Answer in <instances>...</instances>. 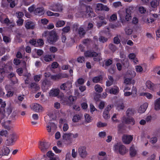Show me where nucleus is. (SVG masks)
I'll list each match as a JSON object with an SVG mask.
<instances>
[{
	"label": "nucleus",
	"mask_w": 160,
	"mask_h": 160,
	"mask_svg": "<svg viewBox=\"0 0 160 160\" xmlns=\"http://www.w3.org/2000/svg\"><path fill=\"white\" fill-rule=\"evenodd\" d=\"M138 11L141 13H144L146 12V9L144 7L140 6L139 8Z\"/></svg>",
	"instance_id": "obj_60"
},
{
	"label": "nucleus",
	"mask_w": 160,
	"mask_h": 160,
	"mask_svg": "<svg viewBox=\"0 0 160 160\" xmlns=\"http://www.w3.org/2000/svg\"><path fill=\"white\" fill-rule=\"evenodd\" d=\"M159 1L158 0H154L150 2V5L152 8H155L159 4Z\"/></svg>",
	"instance_id": "obj_35"
},
{
	"label": "nucleus",
	"mask_w": 160,
	"mask_h": 160,
	"mask_svg": "<svg viewBox=\"0 0 160 160\" xmlns=\"http://www.w3.org/2000/svg\"><path fill=\"white\" fill-rule=\"evenodd\" d=\"M85 9L86 11H83L81 10L76 14V16L77 17H84V15H85L86 13L88 14L89 16L91 17H94L95 16V14L92 11V8L90 6H86Z\"/></svg>",
	"instance_id": "obj_4"
},
{
	"label": "nucleus",
	"mask_w": 160,
	"mask_h": 160,
	"mask_svg": "<svg viewBox=\"0 0 160 160\" xmlns=\"http://www.w3.org/2000/svg\"><path fill=\"white\" fill-rule=\"evenodd\" d=\"M124 31L125 34L127 35H130L132 34L133 32V29L130 27L128 26L125 28Z\"/></svg>",
	"instance_id": "obj_36"
},
{
	"label": "nucleus",
	"mask_w": 160,
	"mask_h": 160,
	"mask_svg": "<svg viewBox=\"0 0 160 160\" xmlns=\"http://www.w3.org/2000/svg\"><path fill=\"white\" fill-rule=\"evenodd\" d=\"M35 24L32 22L28 21L25 23V27L28 29H32L34 28Z\"/></svg>",
	"instance_id": "obj_30"
},
{
	"label": "nucleus",
	"mask_w": 160,
	"mask_h": 160,
	"mask_svg": "<svg viewBox=\"0 0 160 160\" xmlns=\"http://www.w3.org/2000/svg\"><path fill=\"white\" fill-rule=\"evenodd\" d=\"M78 153L82 158H84L87 155V152L86 151V148L85 146H81L78 148Z\"/></svg>",
	"instance_id": "obj_14"
},
{
	"label": "nucleus",
	"mask_w": 160,
	"mask_h": 160,
	"mask_svg": "<svg viewBox=\"0 0 160 160\" xmlns=\"http://www.w3.org/2000/svg\"><path fill=\"white\" fill-rule=\"evenodd\" d=\"M82 116L78 114L75 115L73 117L72 121L74 122H77L81 120Z\"/></svg>",
	"instance_id": "obj_41"
},
{
	"label": "nucleus",
	"mask_w": 160,
	"mask_h": 160,
	"mask_svg": "<svg viewBox=\"0 0 160 160\" xmlns=\"http://www.w3.org/2000/svg\"><path fill=\"white\" fill-rule=\"evenodd\" d=\"M121 26V24L119 22H118L115 24H110L109 25V27L113 29H116Z\"/></svg>",
	"instance_id": "obj_49"
},
{
	"label": "nucleus",
	"mask_w": 160,
	"mask_h": 160,
	"mask_svg": "<svg viewBox=\"0 0 160 160\" xmlns=\"http://www.w3.org/2000/svg\"><path fill=\"white\" fill-rule=\"evenodd\" d=\"M10 152V150L8 148L3 146L0 152V155L7 156L8 155Z\"/></svg>",
	"instance_id": "obj_22"
},
{
	"label": "nucleus",
	"mask_w": 160,
	"mask_h": 160,
	"mask_svg": "<svg viewBox=\"0 0 160 160\" xmlns=\"http://www.w3.org/2000/svg\"><path fill=\"white\" fill-rule=\"evenodd\" d=\"M142 20L144 22L147 23H152L154 21V20L153 19L146 18L145 16L143 17Z\"/></svg>",
	"instance_id": "obj_52"
},
{
	"label": "nucleus",
	"mask_w": 160,
	"mask_h": 160,
	"mask_svg": "<svg viewBox=\"0 0 160 160\" xmlns=\"http://www.w3.org/2000/svg\"><path fill=\"white\" fill-rule=\"evenodd\" d=\"M34 13L36 15H42L44 13V9L42 7L38 8L34 10Z\"/></svg>",
	"instance_id": "obj_24"
},
{
	"label": "nucleus",
	"mask_w": 160,
	"mask_h": 160,
	"mask_svg": "<svg viewBox=\"0 0 160 160\" xmlns=\"http://www.w3.org/2000/svg\"><path fill=\"white\" fill-rule=\"evenodd\" d=\"M65 24V22L64 21L59 20L57 22L55 25L56 27L59 28L62 27Z\"/></svg>",
	"instance_id": "obj_44"
},
{
	"label": "nucleus",
	"mask_w": 160,
	"mask_h": 160,
	"mask_svg": "<svg viewBox=\"0 0 160 160\" xmlns=\"http://www.w3.org/2000/svg\"><path fill=\"white\" fill-rule=\"evenodd\" d=\"M50 146L49 142H40L39 144V148L42 152L46 151Z\"/></svg>",
	"instance_id": "obj_9"
},
{
	"label": "nucleus",
	"mask_w": 160,
	"mask_h": 160,
	"mask_svg": "<svg viewBox=\"0 0 160 160\" xmlns=\"http://www.w3.org/2000/svg\"><path fill=\"white\" fill-rule=\"evenodd\" d=\"M118 116V114L114 113L112 117V120L114 122L116 123L119 122V120L117 119Z\"/></svg>",
	"instance_id": "obj_47"
},
{
	"label": "nucleus",
	"mask_w": 160,
	"mask_h": 160,
	"mask_svg": "<svg viewBox=\"0 0 160 160\" xmlns=\"http://www.w3.org/2000/svg\"><path fill=\"white\" fill-rule=\"evenodd\" d=\"M87 24H88V26L87 27V30L91 29L92 28L93 26V25L92 23L88 22V21H86L84 23L85 26H86Z\"/></svg>",
	"instance_id": "obj_55"
},
{
	"label": "nucleus",
	"mask_w": 160,
	"mask_h": 160,
	"mask_svg": "<svg viewBox=\"0 0 160 160\" xmlns=\"http://www.w3.org/2000/svg\"><path fill=\"white\" fill-rule=\"evenodd\" d=\"M148 104L147 102H145L141 105L138 109V112L140 113L144 112L147 109Z\"/></svg>",
	"instance_id": "obj_16"
},
{
	"label": "nucleus",
	"mask_w": 160,
	"mask_h": 160,
	"mask_svg": "<svg viewBox=\"0 0 160 160\" xmlns=\"http://www.w3.org/2000/svg\"><path fill=\"white\" fill-rule=\"evenodd\" d=\"M31 109L36 112H40L43 111V108L39 104L37 103H33L31 106Z\"/></svg>",
	"instance_id": "obj_11"
},
{
	"label": "nucleus",
	"mask_w": 160,
	"mask_h": 160,
	"mask_svg": "<svg viewBox=\"0 0 160 160\" xmlns=\"http://www.w3.org/2000/svg\"><path fill=\"white\" fill-rule=\"evenodd\" d=\"M119 14L121 22L123 24H124L125 20L127 21H129L131 19L132 17L131 16V14L126 13L125 19H124L125 12L124 11H120L119 12Z\"/></svg>",
	"instance_id": "obj_6"
},
{
	"label": "nucleus",
	"mask_w": 160,
	"mask_h": 160,
	"mask_svg": "<svg viewBox=\"0 0 160 160\" xmlns=\"http://www.w3.org/2000/svg\"><path fill=\"white\" fill-rule=\"evenodd\" d=\"M121 120L123 123L127 124H131L133 125L135 124V121L134 119L131 117H127L123 116L121 119Z\"/></svg>",
	"instance_id": "obj_10"
},
{
	"label": "nucleus",
	"mask_w": 160,
	"mask_h": 160,
	"mask_svg": "<svg viewBox=\"0 0 160 160\" xmlns=\"http://www.w3.org/2000/svg\"><path fill=\"white\" fill-rule=\"evenodd\" d=\"M3 41L6 43H8L11 42V39L9 37L4 36L3 37Z\"/></svg>",
	"instance_id": "obj_61"
},
{
	"label": "nucleus",
	"mask_w": 160,
	"mask_h": 160,
	"mask_svg": "<svg viewBox=\"0 0 160 160\" xmlns=\"http://www.w3.org/2000/svg\"><path fill=\"white\" fill-rule=\"evenodd\" d=\"M135 69L137 72L142 73L143 71L142 67L140 65H137L135 66Z\"/></svg>",
	"instance_id": "obj_54"
},
{
	"label": "nucleus",
	"mask_w": 160,
	"mask_h": 160,
	"mask_svg": "<svg viewBox=\"0 0 160 160\" xmlns=\"http://www.w3.org/2000/svg\"><path fill=\"white\" fill-rule=\"evenodd\" d=\"M47 156L49 158V159H51L52 158H55L54 154L51 151H49L47 153Z\"/></svg>",
	"instance_id": "obj_57"
},
{
	"label": "nucleus",
	"mask_w": 160,
	"mask_h": 160,
	"mask_svg": "<svg viewBox=\"0 0 160 160\" xmlns=\"http://www.w3.org/2000/svg\"><path fill=\"white\" fill-rule=\"evenodd\" d=\"M72 88V83L70 82L63 83L60 86V88L63 90L68 91L70 89Z\"/></svg>",
	"instance_id": "obj_17"
},
{
	"label": "nucleus",
	"mask_w": 160,
	"mask_h": 160,
	"mask_svg": "<svg viewBox=\"0 0 160 160\" xmlns=\"http://www.w3.org/2000/svg\"><path fill=\"white\" fill-rule=\"evenodd\" d=\"M103 117L104 119L107 120L110 117L109 112L107 111H104L103 113Z\"/></svg>",
	"instance_id": "obj_50"
},
{
	"label": "nucleus",
	"mask_w": 160,
	"mask_h": 160,
	"mask_svg": "<svg viewBox=\"0 0 160 160\" xmlns=\"http://www.w3.org/2000/svg\"><path fill=\"white\" fill-rule=\"evenodd\" d=\"M97 158L98 160H106L107 158L106 152L103 151L99 152L97 155Z\"/></svg>",
	"instance_id": "obj_23"
},
{
	"label": "nucleus",
	"mask_w": 160,
	"mask_h": 160,
	"mask_svg": "<svg viewBox=\"0 0 160 160\" xmlns=\"http://www.w3.org/2000/svg\"><path fill=\"white\" fill-rule=\"evenodd\" d=\"M106 92H109V93L113 94H116L119 91V89L117 86H115L111 89H106L105 90Z\"/></svg>",
	"instance_id": "obj_18"
},
{
	"label": "nucleus",
	"mask_w": 160,
	"mask_h": 160,
	"mask_svg": "<svg viewBox=\"0 0 160 160\" xmlns=\"http://www.w3.org/2000/svg\"><path fill=\"white\" fill-rule=\"evenodd\" d=\"M49 51L50 52L52 53H54L56 52L57 50V48L55 47H51L49 48Z\"/></svg>",
	"instance_id": "obj_64"
},
{
	"label": "nucleus",
	"mask_w": 160,
	"mask_h": 160,
	"mask_svg": "<svg viewBox=\"0 0 160 160\" xmlns=\"http://www.w3.org/2000/svg\"><path fill=\"white\" fill-rule=\"evenodd\" d=\"M114 61L117 62L116 65L117 68L118 70H120L122 68V66L120 63H119L120 61H121L120 59L118 58L114 59Z\"/></svg>",
	"instance_id": "obj_38"
},
{
	"label": "nucleus",
	"mask_w": 160,
	"mask_h": 160,
	"mask_svg": "<svg viewBox=\"0 0 160 160\" xmlns=\"http://www.w3.org/2000/svg\"><path fill=\"white\" fill-rule=\"evenodd\" d=\"M117 16L116 14H113L110 17L109 19V21H114L117 19Z\"/></svg>",
	"instance_id": "obj_63"
},
{
	"label": "nucleus",
	"mask_w": 160,
	"mask_h": 160,
	"mask_svg": "<svg viewBox=\"0 0 160 160\" xmlns=\"http://www.w3.org/2000/svg\"><path fill=\"white\" fill-rule=\"evenodd\" d=\"M102 79V76L100 75L94 77L92 79V81L93 82L98 83Z\"/></svg>",
	"instance_id": "obj_42"
},
{
	"label": "nucleus",
	"mask_w": 160,
	"mask_h": 160,
	"mask_svg": "<svg viewBox=\"0 0 160 160\" xmlns=\"http://www.w3.org/2000/svg\"><path fill=\"white\" fill-rule=\"evenodd\" d=\"M107 124L106 122H99L97 123V126L98 127L101 128L106 126Z\"/></svg>",
	"instance_id": "obj_56"
},
{
	"label": "nucleus",
	"mask_w": 160,
	"mask_h": 160,
	"mask_svg": "<svg viewBox=\"0 0 160 160\" xmlns=\"http://www.w3.org/2000/svg\"><path fill=\"white\" fill-rule=\"evenodd\" d=\"M124 106L123 103L122 102H120L118 103L116 106V109L118 111H120L124 109Z\"/></svg>",
	"instance_id": "obj_51"
},
{
	"label": "nucleus",
	"mask_w": 160,
	"mask_h": 160,
	"mask_svg": "<svg viewBox=\"0 0 160 160\" xmlns=\"http://www.w3.org/2000/svg\"><path fill=\"white\" fill-rule=\"evenodd\" d=\"M44 42L43 40L42 39H39L37 40V44H36V47L38 46H41L43 45Z\"/></svg>",
	"instance_id": "obj_59"
},
{
	"label": "nucleus",
	"mask_w": 160,
	"mask_h": 160,
	"mask_svg": "<svg viewBox=\"0 0 160 160\" xmlns=\"http://www.w3.org/2000/svg\"><path fill=\"white\" fill-rule=\"evenodd\" d=\"M4 19H5L4 20H2L1 19L2 23L8 24L10 28L13 27L14 26V23L12 22H10V20L8 18H7L6 16L5 18Z\"/></svg>",
	"instance_id": "obj_26"
},
{
	"label": "nucleus",
	"mask_w": 160,
	"mask_h": 160,
	"mask_svg": "<svg viewBox=\"0 0 160 160\" xmlns=\"http://www.w3.org/2000/svg\"><path fill=\"white\" fill-rule=\"evenodd\" d=\"M135 81L134 80L131 78H126L124 80V83L126 84H134Z\"/></svg>",
	"instance_id": "obj_33"
},
{
	"label": "nucleus",
	"mask_w": 160,
	"mask_h": 160,
	"mask_svg": "<svg viewBox=\"0 0 160 160\" xmlns=\"http://www.w3.org/2000/svg\"><path fill=\"white\" fill-rule=\"evenodd\" d=\"M78 34L81 37L83 36L85 33V32L82 27H80L78 30Z\"/></svg>",
	"instance_id": "obj_45"
},
{
	"label": "nucleus",
	"mask_w": 160,
	"mask_h": 160,
	"mask_svg": "<svg viewBox=\"0 0 160 160\" xmlns=\"http://www.w3.org/2000/svg\"><path fill=\"white\" fill-rule=\"evenodd\" d=\"M68 75L65 73H60L58 74L51 76V79L53 80H57L63 78H67Z\"/></svg>",
	"instance_id": "obj_12"
},
{
	"label": "nucleus",
	"mask_w": 160,
	"mask_h": 160,
	"mask_svg": "<svg viewBox=\"0 0 160 160\" xmlns=\"http://www.w3.org/2000/svg\"><path fill=\"white\" fill-rule=\"evenodd\" d=\"M134 9V7L133 6H130L128 7L126 9V13L131 14V11Z\"/></svg>",
	"instance_id": "obj_53"
},
{
	"label": "nucleus",
	"mask_w": 160,
	"mask_h": 160,
	"mask_svg": "<svg viewBox=\"0 0 160 160\" xmlns=\"http://www.w3.org/2000/svg\"><path fill=\"white\" fill-rule=\"evenodd\" d=\"M48 35H49V36L48 38V41L50 43L52 44L57 40L58 37L55 31H52L50 32L48 31H45L42 34V36L43 37H46Z\"/></svg>",
	"instance_id": "obj_3"
},
{
	"label": "nucleus",
	"mask_w": 160,
	"mask_h": 160,
	"mask_svg": "<svg viewBox=\"0 0 160 160\" xmlns=\"http://www.w3.org/2000/svg\"><path fill=\"white\" fill-rule=\"evenodd\" d=\"M30 87L31 88H33L35 90H38L40 89L39 85L35 82L32 83L30 85Z\"/></svg>",
	"instance_id": "obj_39"
},
{
	"label": "nucleus",
	"mask_w": 160,
	"mask_h": 160,
	"mask_svg": "<svg viewBox=\"0 0 160 160\" xmlns=\"http://www.w3.org/2000/svg\"><path fill=\"white\" fill-rule=\"evenodd\" d=\"M57 128L56 125L54 123L52 122L48 123L46 127L47 131L51 135L54 133Z\"/></svg>",
	"instance_id": "obj_8"
},
{
	"label": "nucleus",
	"mask_w": 160,
	"mask_h": 160,
	"mask_svg": "<svg viewBox=\"0 0 160 160\" xmlns=\"http://www.w3.org/2000/svg\"><path fill=\"white\" fill-rule=\"evenodd\" d=\"M94 89L96 92H101L103 90L102 88L98 84H97L95 86Z\"/></svg>",
	"instance_id": "obj_48"
},
{
	"label": "nucleus",
	"mask_w": 160,
	"mask_h": 160,
	"mask_svg": "<svg viewBox=\"0 0 160 160\" xmlns=\"http://www.w3.org/2000/svg\"><path fill=\"white\" fill-rule=\"evenodd\" d=\"M154 108L156 110H160V98L157 99L154 102Z\"/></svg>",
	"instance_id": "obj_27"
},
{
	"label": "nucleus",
	"mask_w": 160,
	"mask_h": 160,
	"mask_svg": "<svg viewBox=\"0 0 160 160\" xmlns=\"http://www.w3.org/2000/svg\"><path fill=\"white\" fill-rule=\"evenodd\" d=\"M58 7L59 6L58 5L53 3L49 6V9L54 11H59Z\"/></svg>",
	"instance_id": "obj_37"
},
{
	"label": "nucleus",
	"mask_w": 160,
	"mask_h": 160,
	"mask_svg": "<svg viewBox=\"0 0 160 160\" xmlns=\"http://www.w3.org/2000/svg\"><path fill=\"white\" fill-rule=\"evenodd\" d=\"M52 57L53 58H54L55 55H45L43 56V58L45 61L46 62H50L53 60V59L52 58Z\"/></svg>",
	"instance_id": "obj_31"
},
{
	"label": "nucleus",
	"mask_w": 160,
	"mask_h": 160,
	"mask_svg": "<svg viewBox=\"0 0 160 160\" xmlns=\"http://www.w3.org/2000/svg\"><path fill=\"white\" fill-rule=\"evenodd\" d=\"M146 86L147 88L151 90L154 91L156 89V85L150 81L148 80L146 82Z\"/></svg>",
	"instance_id": "obj_21"
},
{
	"label": "nucleus",
	"mask_w": 160,
	"mask_h": 160,
	"mask_svg": "<svg viewBox=\"0 0 160 160\" xmlns=\"http://www.w3.org/2000/svg\"><path fill=\"white\" fill-rule=\"evenodd\" d=\"M59 90L58 88H52L49 92V96L55 97L58 96V97L61 99L62 103H66L67 100V98L65 97L63 93H59Z\"/></svg>",
	"instance_id": "obj_1"
},
{
	"label": "nucleus",
	"mask_w": 160,
	"mask_h": 160,
	"mask_svg": "<svg viewBox=\"0 0 160 160\" xmlns=\"http://www.w3.org/2000/svg\"><path fill=\"white\" fill-rule=\"evenodd\" d=\"M84 55L86 57H93L94 61H99L101 59V54L97 53L95 52L87 51L85 52Z\"/></svg>",
	"instance_id": "obj_7"
},
{
	"label": "nucleus",
	"mask_w": 160,
	"mask_h": 160,
	"mask_svg": "<svg viewBox=\"0 0 160 160\" xmlns=\"http://www.w3.org/2000/svg\"><path fill=\"white\" fill-rule=\"evenodd\" d=\"M99 20L102 21L98 22L97 23V26L99 28L103 25H106L107 23V21L104 19L105 17L103 16H100L98 17Z\"/></svg>",
	"instance_id": "obj_20"
},
{
	"label": "nucleus",
	"mask_w": 160,
	"mask_h": 160,
	"mask_svg": "<svg viewBox=\"0 0 160 160\" xmlns=\"http://www.w3.org/2000/svg\"><path fill=\"white\" fill-rule=\"evenodd\" d=\"M114 150L119 153L121 155L125 154L128 152V149L123 145L119 143H117L115 144L113 147Z\"/></svg>",
	"instance_id": "obj_5"
},
{
	"label": "nucleus",
	"mask_w": 160,
	"mask_h": 160,
	"mask_svg": "<svg viewBox=\"0 0 160 160\" xmlns=\"http://www.w3.org/2000/svg\"><path fill=\"white\" fill-rule=\"evenodd\" d=\"M66 122V120L65 119H61L60 120L59 122L61 124H62L64 123L63 126V130L64 132L67 131L69 128V127L68 124L67 123H65Z\"/></svg>",
	"instance_id": "obj_28"
},
{
	"label": "nucleus",
	"mask_w": 160,
	"mask_h": 160,
	"mask_svg": "<svg viewBox=\"0 0 160 160\" xmlns=\"http://www.w3.org/2000/svg\"><path fill=\"white\" fill-rule=\"evenodd\" d=\"M129 151L130 155L131 157H134L136 156L137 151L133 146H132L130 148Z\"/></svg>",
	"instance_id": "obj_29"
},
{
	"label": "nucleus",
	"mask_w": 160,
	"mask_h": 160,
	"mask_svg": "<svg viewBox=\"0 0 160 160\" xmlns=\"http://www.w3.org/2000/svg\"><path fill=\"white\" fill-rule=\"evenodd\" d=\"M136 75V72L132 70H128L126 74V77H129L131 78H134Z\"/></svg>",
	"instance_id": "obj_32"
},
{
	"label": "nucleus",
	"mask_w": 160,
	"mask_h": 160,
	"mask_svg": "<svg viewBox=\"0 0 160 160\" xmlns=\"http://www.w3.org/2000/svg\"><path fill=\"white\" fill-rule=\"evenodd\" d=\"M103 5L101 3H98L97 4L96 9L99 11L102 10Z\"/></svg>",
	"instance_id": "obj_62"
},
{
	"label": "nucleus",
	"mask_w": 160,
	"mask_h": 160,
	"mask_svg": "<svg viewBox=\"0 0 160 160\" xmlns=\"http://www.w3.org/2000/svg\"><path fill=\"white\" fill-rule=\"evenodd\" d=\"M51 85L50 82L45 79L42 82L41 88L43 91H45L48 89V87Z\"/></svg>",
	"instance_id": "obj_15"
},
{
	"label": "nucleus",
	"mask_w": 160,
	"mask_h": 160,
	"mask_svg": "<svg viewBox=\"0 0 160 160\" xmlns=\"http://www.w3.org/2000/svg\"><path fill=\"white\" fill-rule=\"evenodd\" d=\"M140 95L145 96L148 99H151L153 97V96L151 94L147 92H141L140 94Z\"/></svg>",
	"instance_id": "obj_34"
},
{
	"label": "nucleus",
	"mask_w": 160,
	"mask_h": 160,
	"mask_svg": "<svg viewBox=\"0 0 160 160\" xmlns=\"http://www.w3.org/2000/svg\"><path fill=\"white\" fill-rule=\"evenodd\" d=\"M85 120L86 122H90L92 120V117H91L88 114H85L84 115Z\"/></svg>",
	"instance_id": "obj_40"
},
{
	"label": "nucleus",
	"mask_w": 160,
	"mask_h": 160,
	"mask_svg": "<svg viewBox=\"0 0 160 160\" xmlns=\"http://www.w3.org/2000/svg\"><path fill=\"white\" fill-rule=\"evenodd\" d=\"M134 110L132 108H129L127 109L126 111V113L128 116H129L130 115L134 114Z\"/></svg>",
	"instance_id": "obj_46"
},
{
	"label": "nucleus",
	"mask_w": 160,
	"mask_h": 160,
	"mask_svg": "<svg viewBox=\"0 0 160 160\" xmlns=\"http://www.w3.org/2000/svg\"><path fill=\"white\" fill-rule=\"evenodd\" d=\"M18 136L15 132H13L10 135V140L11 142L8 143V145L11 144L13 142L16 141L18 138Z\"/></svg>",
	"instance_id": "obj_25"
},
{
	"label": "nucleus",
	"mask_w": 160,
	"mask_h": 160,
	"mask_svg": "<svg viewBox=\"0 0 160 160\" xmlns=\"http://www.w3.org/2000/svg\"><path fill=\"white\" fill-rule=\"evenodd\" d=\"M3 127L8 130H10L13 127V125L12 123L10 121L8 120L5 122L4 124H2Z\"/></svg>",
	"instance_id": "obj_19"
},
{
	"label": "nucleus",
	"mask_w": 160,
	"mask_h": 160,
	"mask_svg": "<svg viewBox=\"0 0 160 160\" xmlns=\"http://www.w3.org/2000/svg\"><path fill=\"white\" fill-rule=\"evenodd\" d=\"M79 134L78 133L71 132L64 133L62 138L63 140L68 144H71L74 141V140L78 138Z\"/></svg>",
	"instance_id": "obj_2"
},
{
	"label": "nucleus",
	"mask_w": 160,
	"mask_h": 160,
	"mask_svg": "<svg viewBox=\"0 0 160 160\" xmlns=\"http://www.w3.org/2000/svg\"><path fill=\"white\" fill-rule=\"evenodd\" d=\"M133 137L131 135H124L122 138L123 142L125 144H129L132 141Z\"/></svg>",
	"instance_id": "obj_13"
},
{
	"label": "nucleus",
	"mask_w": 160,
	"mask_h": 160,
	"mask_svg": "<svg viewBox=\"0 0 160 160\" xmlns=\"http://www.w3.org/2000/svg\"><path fill=\"white\" fill-rule=\"evenodd\" d=\"M8 135V132L6 130L2 129L0 131V136L2 137H7Z\"/></svg>",
	"instance_id": "obj_43"
},
{
	"label": "nucleus",
	"mask_w": 160,
	"mask_h": 160,
	"mask_svg": "<svg viewBox=\"0 0 160 160\" xmlns=\"http://www.w3.org/2000/svg\"><path fill=\"white\" fill-rule=\"evenodd\" d=\"M42 77L41 74L35 75L34 76V79L35 82H38Z\"/></svg>",
	"instance_id": "obj_58"
}]
</instances>
